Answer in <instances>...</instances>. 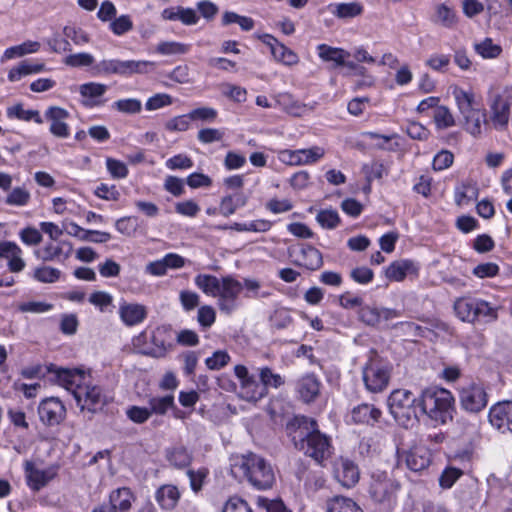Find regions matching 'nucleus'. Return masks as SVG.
<instances>
[{
  "label": "nucleus",
  "mask_w": 512,
  "mask_h": 512,
  "mask_svg": "<svg viewBox=\"0 0 512 512\" xmlns=\"http://www.w3.org/2000/svg\"><path fill=\"white\" fill-rule=\"evenodd\" d=\"M474 48L475 51L483 58H496L502 52V48L499 45L494 44L490 38H486L481 43H476Z\"/></svg>",
  "instance_id": "nucleus-47"
},
{
  "label": "nucleus",
  "mask_w": 512,
  "mask_h": 512,
  "mask_svg": "<svg viewBox=\"0 0 512 512\" xmlns=\"http://www.w3.org/2000/svg\"><path fill=\"white\" fill-rule=\"evenodd\" d=\"M300 254L303 259V265L309 270H318L323 265V257L321 252L313 246H305L301 248Z\"/></svg>",
  "instance_id": "nucleus-37"
},
{
  "label": "nucleus",
  "mask_w": 512,
  "mask_h": 512,
  "mask_svg": "<svg viewBox=\"0 0 512 512\" xmlns=\"http://www.w3.org/2000/svg\"><path fill=\"white\" fill-rule=\"evenodd\" d=\"M162 17L171 21L179 20L185 25L196 24L199 20L198 15L193 9L183 8L180 6L164 9L162 12Z\"/></svg>",
  "instance_id": "nucleus-26"
},
{
  "label": "nucleus",
  "mask_w": 512,
  "mask_h": 512,
  "mask_svg": "<svg viewBox=\"0 0 512 512\" xmlns=\"http://www.w3.org/2000/svg\"><path fill=\"white\" fill-rule=\"evenodd\" d=\"M110 28L115 35H123L133 28V22L128 15H121L110 23Z\"/></svg>",
  "instance_id": "nucleus-56"
},
{
  "label": "nucleus",
  "mask_w": 512,
  "mask_h": 512,
  "mask_svg": "<svg viewBox=\"0 0 512 512\" xmlns=\"http://www.w3.org/2000/svg\"><path fill=\"white\" fill-rule=\"evenodd\" d=\"M38 414L43 424L54 426L60 424L66 417V408L56 397L46 398L38 407Z\"/></svg>",
  "instance_id": "nucleus-13"
},
{
  "label": "nucleus",
  "mask_w": 512,
  "mask_h": 512,
  "mask_svg": "<svg viewBox=\"0 0 512 512\" xmlns=\"http://www.w3.org/2000/svg\"><path fill=\"white\" fill-rule=\"evenodd\" d=\"M127 417L137 424H142L146 422L151 416V411L149 408L139 407V406H131L127 409Z\"/></svg>",
  "instance_id": "nucleus-61"
},
{
  "label": "nucleus",
  "mask_w": 512,
  "mask_h": 512,
  "mask_svg": "<svg viewBox=\"0 0 512 512\" xmlns=\"http://www.w3.org/2000/svg\"><path fill=\"white\" fill-rule=\"evenodd\" d=\"M363 171L366 174L368 182L375 179H381L388 175V168L380 161H373L371 164H365Z\"/></svg>",
  "instance_id": "nucleus-54"
},
{
  "label": "nucleus",
  "mask_w": 512,
  "mask_h": 512,
  "mask_svg": "<svg viewBox=\"0 0 512 512\" xmlns=\"http://www.w3.org/2000/svg\"><path fill=\"white\" fill-rule=\"evenodd\" d=\"M328 8L339 19H350L363 13V6L359 2L330 4Z\"/></svg>",
  "instance_id": "nucleus-33"
},
{
  "label": "nucleus",
  "mask_w": 512,
  "mask_h": 512,
  "mask_svg": "<svg viewBox=\"0 0 512 512\" xmlns=\"http://www.w3.org/2000/svg\"><path fill=\"white\" fill-rule=\"evenodd\" d=\"M156 501L166 510H172L176 507L180 498L178 488L174 485H162L156 491Z\"/></svg>",
  "instance_id": "nucleus-28"
},
{
  "label": "nucleus",
  "mask_w": 512,
  "mask_h": 512,
  "mask_svg": "<svg viewBox=\"0 0 512 512\" xmlns=\"http://www.w3.org/2000/svg\"><path fill=\"white\" fill-rule=\"evenodd\" d=\"M222 512H253V510L244 499L235 496L229 498Z\"/></svg>",
  "instance_id": "nucleus-58"
},
{
  "label": "nucleus",
  "mask_w": 512,
  "mask_h": 512,
  "mask_svg": "<svg viewBox=\"0 0 512 512\" xmlns=\"http://www.w3.org/2000/svg\"><path fill=\"white\" fill-rule=\"evenodd\" d=\"M230 356L225 351H216L213 355L206 359L205 363L211 370H218L228 364Z\"/></svg>",
  "instance_id": "nucleus-59"
},
{
  "label": "nucleus",
  "mask_w": 512,
  "mask_h": 512,
  "mask_svg": "<svg viewBox=\"0 0 512 512\" xmlns=\"http://www.w3.org/2000/svg\"><path fill=\"white\" fill-rule=\"evenodd\" d=\"M454 155L448 150H442L433 159V169L436 171L444 170L453 164Z\"/></svg>",
  "instance_id": "nucleus-63"
},
{
  "label": "nucleus",
  "mask_w": 512,
  "mask_h": 512,
  "mask_svg": "<svg viewBox=\"0 0 512 512\" xmlns=\"http://www.w3.org/2000/svg\"><path fill=\"white\" fill-rule=\"evenodd\" d=\"M45 65L43 63H34L29 60L21 61L18 66L11 69L8 74V79L11 82H16L20 80L23 76L38 73L43 71Z\"/></svg>",
  "instance_id": "nucleus-36"
},
{
  "label": "nucleus",
  "mask_w": 512,
  "mask_h": 512,
  "mask_svg": "<svg viewBox=\"0 0 512 512\" xmlns=\"http://www.w3.org/2000/svg\"><path fill=\"white\" fill-rule=\"evenodd\" d=\"M149 406L151 414L164 415L168 409L174 408V397L172 395L153 397L149 400Z\"/></svg>",
  "instance_id": "nucleus-44"
},
{
  "label": "nucleus",
  "mask_w": 512,
  "mask_h": 512,
  "mask_svg": "<svg viewBox=\"0 0 512 512\" xmlns=\"http://www.w3.org/2000/svg\"><path fill=\"white\" fill-rule=\"evenodd\" d=\"M236 469L257 490H268L275 483V473L271 464L253 452L232 458L231 472L235 473Z\"/></svg>",
  "instance_id": "nucleus-2"
},
{
  "label": "nucleus",
  "mask_w": 512,
  "mask_h": 512,
  "mask_svg": "<svg viewBox=\"0 0 512 512\" xmlns=\"http://www.w3.org/2000/svg\"><path fill=\"white\" fill-rule=\"evenodd\" d=\"M296 391L305 403L313 402L320 392V382L313 374H307L296 383Z\"/></svg>",
  "instance_id": "nucleus-19"
},
{
  "label": "nucleus",
  "mask_w": 512,
  "mask_h": 512,
  "mask_svg": "<svg viewBox=\"0 0 512 512\" xmlns=\"http://www.w3.org/2000/svg\"><path fill=\"white\" fill-rule=\"evenodd\" d=\"M64 62L71 67L90 66L94 63V57L88 53L71 54L65 58Z\"/></svg>",
  "instance_id": "nucleus-57"
},
{
  "label": "nucleus",
  "mask_w": 512,
  "mask_h": 512,
  "mask_svg": "<svg viewBox=\"0 0 512 512\" xmlns=\"http://www.w3.org/2000/svg\"><path fill=\"white\" fill-rule=\"evenodd\" d=\"M398 486L391 479L375 480L370 486L371 497L379 503L390 501Z\"/></svg>",
  "instance_id": "nucleus-23"
},
{
  "label": "nucleus",
  "mask_w": 512,
  "mask_h": 512,
  "mask_svg": "<svg viewBox=\"0 0 512 512\" xmlns=\"http://www.w3.org/2000/svg\"><path fill=\"white\" fill-rule=\"evenodd\" d=\"M222 279H218L214 275L199 274L195 277L196 286L203 291L206 295L217 297L220 293V286Z\"/></svg>",
  "instance_id": "nucleus-35"
},
{
  "label": "nucleus",
  "mask_w": 512,
  "mask_h": 512,
  "mask_svg": "<svg viewBox=\"0 0 512 512\" xmlns=\"http://www.w3.org/2000/svg\"><path fill=\"white\" fill-rule=\"evenodd\" d=\"M453 95L463 118L478 110V108L474 107V95L472 93L465 92L462 89H455Z\"/></svg>",
  "instance_id": "nucleus-39"
},
{
  "label": "nucleus",
  "mask_w": 512,
  "mask_h": 512,
  "mask_svg": "<svg viewBox=\"0 0 512 512\" xmlns=\"http://www.w3.org/2000/svg\"><path fill=\"white\" fill-rule=\"evenodd\" d=\"M73 396L81 411H88L95 414L106 405V396L99 386L77 385L73 390Z\"/></svg>",
  "instance_id": "nucleus-8"
},
{
  "label": "nucleus",
  "mask_w": 512,
  "mask_h": 512,
  "mask_svg": "<svg viewBox=\"0 0 512 512\" xmlns=\"http://www.w3.org/2000/svg\"><path fill=\"white\" fill-rule=\"evenodd\" d=\"M316 220L325 229H334L340 223V217L337 211L332 209L319 211Z\"/></svg>",
  "instance_id": "nucleus-48"
},
{
  "label": "nucleus",
  "mask_w": 512,
  "mask_h": 512,
  "mask_svg": "<svg viewBox=\"0 0 512 512\" xmlns=\"http://www.w3.org/2000/svg\"><path fill=\"white\" fill-rule=\"evenodd\" d=\"M47 371L54 374V380L59 385L65 387L72 393L77 385H81L79 382L82 380L83 374L77 370L62 369L51 364L47 367Z\"/></svg>",
  "instance_id": "nucleus-18"
},
{
  "label": "nucleus",
  "mask_w": 512,
  "mask_h": 512,
  "mask_svg": "<svg viewBox=\"0 0 512 512\" xmlns=\"http://www.w3.org/2000/svg\"><path fill=\"white\" fill-rule=\"evenodd\" d=\"M359 319L369 326L377 325L381 320L380 310L376 307L362 306L358 311Z\"/></svg>",
  "instance_id": "nucleus-50"
},
{
  "label": "nucleus",
  "mask_w": 512,
  "mask_h": 512,
  "mask_svg": "<svg viewBox=\"0 0 512 512\" xmlns=\"http://www.w3.org/2000/svg\"><path fill=\"white\" fill-rule=\"evenodd\" d=\"M392 371L393 364L376 350H371L362 369L365 388L371 393H381L388 387Z\"/></svg>",
  "instance_id": "nucleus-4"
},
{
  "label": "nucleus",
  "mask_w": 512,
  "mask_h": 512,
  "mask_svg": "<svg viewBox=\"0 0 512 512\" xmlns=\"http://www.w3.org/2000/svg\"><path fill=\"white\" fill-rule=\"evenodd\" d=\"M460 407L469 413L477 414L488 404L487 391L480 381H470L458 390Z\"/></svg>",
  "instance_id": "nucleus-7"
},
{
  "label": "nucleus",
  "mask_w": 512,
  "mask_h": 512,
  "mask_svg": "<svg viewBox=\"0 0 512 512\" xmlns=\"http://www.w3.org/2000/svg\"><path fill=\"white\" fill-rule=\"evenodd\" d=\"M476 321L481 318H486L487 321H493L497 319V309L492 307L488 302L478 299L475 309Z\"/></svg>",
  "instance_id": "nucleus-52"
},
{
  "label": "nucleus",
  "mask_w": 512,
  "mask_h": 512,
  "mask_svg": "<svg viewBox=\"0 0 512 512\" xmlns=\"http://www.w3.org/2000/svg\"><path fill=\"white\" fill-rule=\"evenodd\" d=\"M67 232L69 235L75 236L82 241H90L94 243H105L111 238V235L108 232L85 230L75 223H71L69 225Z\"/></svg>",
  "instance_id": "nucleus-27"
},
{
  "label": "nucleus",
  "mask_w": 512,
  "mask_h": 512,
  "mask_svg": "<svg viewBox=\"0 0 512 512\" xmlns=\"http://www.w3.org/2000/svg\"><path fill=\"white\" fill-rule=\"evenodd\" d=\"M381 416V410L368 403L360 404L352 410V419L357 424L374 426L379 422Z\"/></svg>",
  "instance_id": "nucleus-20"
},
{
  "label": "nucleus",
  "mask_w": 512,
  "mask_h": 512,
  "mask_svg": "<svg viewBox=\"0 0 512 512\" xmlns=\"http://www.w3.org/2000/svg\"><path fill=\"white\" fill-rule=\"evenodd\" d=\"M133 500L134 495L131 490L123 487L111 492L109 503L106 505L111 506L112 512H127L130 510Z\"/></svg>",
  "instance_id": "nucleus-24"
},
{
  "label": "nucleus",
  "mask_w": 512,
  "mask_h": 512,
  "mask_svg": "<svg viewBox=\"0 0 512 512\" xmlns=\"http://www.w3.org/2000/svg\"><path fill=\"white\" fill-rule=\"evenodd\" d=\"M431 462V454L422 446L414 447L405 454V463L409 470L421 472L428 468Z\"/></svg>",
  "instance_id": "nucleus-17"
},
{
  "label": "nucleus",
  "mask_w": 512,
  "mask_h": 512,
  "mask_svg": "<svg viewBox=\"0 0 512 512\" xmlns=\"http://www.w3.org/2000/svg\"><path fill=\"white\" fill-rule=\"evenodd\" d=\"M106 166L113 178L121 179L125 178L128 174V168L127 166L119 161L112 158H108L106 160Z\"/></svg>",
  "instance_id": "nucleus-64"
},
{
  "label": "nucleus",
  "mask_w": 512,
  "mask_h": 512,
  "mask_svg": "<svg viewBox=\"0 0 512 512\" xmlns=\"http://www.w3.org/2000/svg\"><path fill=\"white\" fill-rule=\"evenodd\" d=\"M324 155L323 149L314 147L307 150L293 152L290 156V164L311 163L320 159Z\"/></svg>",
  "instance_id": "nucleus-41"
},
{
  "label": "nucleus",
  "mask_w": 512,
  "mask_h": 512,
  "mask_svg": "<svg viewBox=\"0 0 512 512\" xmlns=\"http://www.w3.org/2000/svg\"><path fill=\"white\" fill-rule=\"evenodd\" d=\"M434 120L439 128H448L455 124L454 117L446 106H438L435 109Z\"/></svg>",
  "instance_id": "nucleus-51"
},
{
  "label": "nucleus",
  "mask_w": 512,
  "mask_h": 512,
  "mask_svg": "<svg viewBox=\"0 0 512 512\" xmlns=\"http://www.w3.org/2000/svg\"><path fill=\"white\" fill-rule=\"evenodd\" d=\"M512 95L506 90L503 94H490L491 121L498 130H504L508 126Z\"/></svg>",
  "instance_id": "nucleus-9"
},
{
  "label": "nucleus",
  "mask_w": 512,
  "mask_h": 512,
  "mask_svg": "<svg viewBox=\"0 0 512 512\" xmlns=\"http://www.w3.org/2000/svg\"><path fill=\"white\" fill-rule=\"evenodd\" d=\"M156 64L151 61L104 59L97 63L93 70L96 74L130 76L133 74H146L155 68Z\"/></svg>",
  "instance_id": "nucleus-6"
},
{
  "label": "nucleus",
  "mask_w": 512,
  "mask_h": 512,
  "mask_svg": "<svg viewBox=\"0 0 512 512\" xmlns=\"http://www.w3.org/2000/svg\"><path fill=\"white\" fill-rule=\"evenodd\" d=\"M167 461L175 468L182 469L190 465L192 456L183 446H175L166 450Z\"/></svg>",
  "instance_id": "nucleus-34"
},
{
  "label": "nucleus",
  "mask_w": 512,
  "mask_h": 512,
  "mask_svg": "<svg viewBox=\"0 0 512 512\" xmlns=\"http://www.w3.org/2000/svg\"><path fill=\"white\" fill-rule=\"evenodd\" d=\"M319 57L325 62H333V68L346 64V59L350 56L349 52L341 49L321 44L318 46Z\"/></svg>",
  "instance_id": "nucleus-31"
},
{
  "label": "nucleus",
  "mask_w": 512,
  "mask_h": 512,
  "mask_svg": "<svg viewBox=\"0 0 512 512\" xmlns=\"http://www.w3.org/2000/svg\"><path fill=\"white\" fill-rule=\"evenodd\" d=\"M476 298L462 297L455 301L454 310L456 315L462 320L469 323L476 321L475 309L477 305Z\"/></svg>",
  "instance_id": "nucleus-30"
},
{
  "label": "nucleus",
  "mask_w": 512,
  "mask_h": 512,
  "mask_svg": "<svg viewBox=\"0 0 512 512\" xmlns=\"http://www.w3.org/2000/svg\"><path fill=\"white\" fill-rule=\"evenodd\" d=\"M286 431L296 449L303 451L317 463H322L331 455L330 439L318 429L315 419L295 416L286 425Z\"/></svg>",
  "instance_id": "nucleus-1"
},
{
  "label": "nucleus",
  "mask_w": 512,
  "mask_h": 512,
  "mask_svg": "<svg viewBox=\"0 0 512 512\" xmlns=\"http://www.w3.org/2000/svg\"><path fill=\"white\" fill-rule=\"evenodd\" d=\"M69 112L58 106H51L45 112V118L50 122V132L56 137L66 138L69 136V127L65 120Z\"/></svg>",
  "instance_id": "nucleus-15"
},
{
  "label": "nucleus",
  "mask_w": 512,
  "mask_h": 512,
  "mask_svg": "<svg viewBox=\"0 0 512 512\" xmlns=\"http://www.w3.org/2000/svg\"><path fill=\"white\" fill-rule=\"evenodd\" d=\"M120 317L128 326L142 322L146 315V308L140 304H125L119 309Z\"/></svg>",
  "instance_id": "nucleus-29"
},
{
  "label": "nucleus",
  "mask_w": 512,
  "mask_h": 512,
  "mask_svg": "<svg viewBox=\"0 0 512 512\" xmlns=\"http://www.w3.org/2000/svg\"><path fill=\"white\" fill-rule=\"evenodd\" d=\"M479 190L475 182L468 181L462 183L456 191V202L458 205L469 203L478 198Z\"/></svg>",
  "instance_id": "nucleus-40"
},
{
  "label": "nucleus",
  "mask_w": 512,
  "mask_h": 512,
  "mask_svg": "<svg viewBox=\"0 0 512 512\" xmlns=\"http://www.w3.org/2000/svg\"><path fill=\"white\" fill-rule=\"evenodd\" d=\"M418 269L412 260H398L387 267L385 275L391 281H402L409 274H417Z\"/></svg>",
  "instance_id": "nucleus-22"
},
{
  "label": "nucleus",
  "mask_w": 512,
  "mask_h": 512,
  "mask_svg": "<svg viewBox=\"0 0 512 512\" xmlns=\"http://www.w3.org/2000/svg\"><path fill=\"white\" fill-rule=\"evenodd\" d=\"M336 478L342 486L353 487L359 481V469L353 461L342 458L336 469Z\"/></svg>",
  "instance_id": "nucleus-21"
},
{
  "label": "nucleus",
  "mask_w": 512,
  "mask_h": 512,
  "mask_svg": "<svg viewBox=\"0 0 512 512\" xmlns=\"http://www.w3.org/2000/svg\"><path fill=\"white\" fill-rule=\"evenodd\" d=\"M60 276V270L49 266L37 267L33 272V278L41 283H54Z\"/></svg>",
  "instance_id": "nucleus-45"
},
{
  "label": "nucleus",
  "mask_w": 512,
  "mask_h": 512,
  "mask_svg": "<svg viewBox=\"0 0 512 512\" xmlns=\"http://www.w3.org/2000/svg\"><path fill=\"white\" fill-rule=\"evenodd\" d=\"M106 91L107 86L105 84L95 82L85 83L79 87L81 96L91 100L101 97Z\"/></svg>",
  "instance_id": "nucleus-49"
},
{
  "label": "nucleus",
  "mask_w": 512,
  "mask_h": 512,
  "mask_svg": "<svg viewBox=\"0 0 512 512\" xmlns=\"http://www.w3.org/2000/svg\"><path fill=\"white\" fill-rule=\"evenodd\" d=\"M472 272L478 278H491L499 273V266L492 262L481 263Z\"/></svg>",
  "instance_id": "nucleus-62"
},
{
  "label": "nucleus",
  "mask_w": 512,
  "mask_h": 512,
  "mask_svg": "<svg viewBox=\"0 0 512 512\" xmlns=\"http://www.w3.org/2000/svg\"><path fill=\"white\" fill-rule=\"evenodd\" d=\"M216 319V313L213 307L205 305L199 308L197 320L203 328H209Z\"/></svg>",
  "instance_id": "nucleus-60"
},
{
  "label": "nucleus",
  "mask_w": 512,
  "mask_h": 512,
  "mask_svg": "<svg viewBox=\"0 0 512 512\" xmlns=\"http://www.w3.org/2000/svg\"><path fill=\"white\" fill-rule=\"evenodd\" d=\"M25 470L29 486L38 491L44 487L55 475L52 470H40L30 462H26Z\"/></svg>",
  "instance_id": "nucleus-25"
},
{
  "label": "nucleus",
  "mask_w": 512,
  "mask_h": 512,
  "mask_svg": "<svg viewBox=\"0 0 512 512\" xmlns=\"http://www.w3.org/2000/svg\"><path fill=\"white\" fill-rule=\"evenodd\" d=\"M419 398L405 389H396L391 392L387 399L389 411L394 419L404 427L413 424L418 419Z\"/></svg>",
  "instance_id": "nucleus-5"
},
{
  "label": "nucleus",
  "mask_w": 512,
  "mask_h": 512,
  "mask_svg": "<svg viewBox=\"0 0 512 512\" xmlns=\"http://www.w3.org/2000/svg\"><path fill=\"white\" fill-rule=\"evenodd\" d=\"M260 387H264L268 392V387L278 388L284 384L283 378L279 374H275L269 367L260 369Z\"/></svg>",
  "instance_id": "nucleus-46"
},
{
  "label": "nucleus",
  "mask_w": 512,
  "mask_h": 512,
  "mask_svg": "<svg viewBox=\"0 0 512 512\" xmlns=\"http://www.w3.org/2000/svg\"><path fill=\"white\" fill-rule=\"evenodd\" d=\"M486 113L480 109L464 117L465 128L473 136L481 134V123L485 121Z\"/></svg>",
  "instance_id": "nucleus-43"
},
{
  "label": "nucleus",
  "mask_w": 512,
  "mask_h": 512,
  "mask_svg": "<svg viewBox=\"0 0 512 512\" xmlns=\"http://www.w3.org/2000/svg\"><path fill=\"white\" fill-rule=\"evenodd\" d=\"M234 372L241 381L242 397L245 400L257 402L267 395L265 388L260 387L255 378L249 375L248 369L244 365H236Z\"/></svg>",
  "instance_id": "nucleus-12"
},
{
  "label": "nucleus",
  "mask_w": 512,
  "mask_h": 512,
  "mask_svg": "<svg viewBox=\"0 0 512 512\" xmlns=\"http://www.w3.org/2000/svg\"><path fill=\"white\" fill-rule=\"evenodd\" d=\"M489 422L501 433L512 432V401H502L489 410Z\"/></svg>",
  "instance_id": "nucleus-14"
},
{
  "label": "nucleus",
  "mask_w": 512,
  "mask_h": 512,
  "mask_svg": "<svg viewBox=\"0 0 512 512\" xmlns=\"http://www.w3.org/2000/svg\"><path fill=\"white\" fill-rule=\"evenodd\" d=\"M191 121L213 122L217 117V111L211 107H199L188 113Z\"/></svg>",
  "instance_id": "nucleus-53"
},
{
  "label": "nucleus",
  "mask_w": 512,
  "mask_h": 512,
  "mask_svg": "<svg viewBox=\"0 0 512 512\" xmlns=\"http://www.w3.org/2000/svg\"><path fill=\"white\" fill-rule=\"evenodd\" d=\"M456 14L446 4H438L435 7V14L432 18L434 23L440 24L443 27L451 28L456 24Z\"/></svg>",
  "instance_id": "nucleus-38"
},
{
  "label": "nucleus",
  "mask_w": 512,
  "mask_h": 512,
  "mask_svg": "<svg viewBox=\"0 0 512 512\" xmlns=\"http://www.w3.org/2000/svg\"><path fill=\"white\" fill-rule=\"evenodd\" d=\"M326 512H363L362 508L351 498L334 496L326 502Z\"/></svg>",
  "instance_id": "nucleus-32"
},
{
  "label": "nucleus",
  "mask_w": 512,
  "mask_h": 512,
  "mask_svg": "<svg viewBox=\"0 0 512 512\" xmlns=\"http://www.w3.org/2000/svg\"><path fill=\"white\" fill-rule=\"evenodd\" d=\"M260 39L263 43L269 46L271 54L275 60L288 66L294 65L298 62V56L272 35L264 34Z\"/></svg>",
  "instance_id": "nucleus-16"
},
{
  "label": "nucleus",
  "mask_w": 512,
  "mask_h": 512,
  "mask_svg": "<svg viewBox=\"0 0 512 512\" xmlns=\"http://www.w3.org/2000/svg\"><path fill=\"white\" fill-rule=\"evenodd\" d=\"M454 401L450 391L438 387H429L423 390L419 397V411L431 420L445 424L452 419Z\"/></svg>",
  "instance_id": "nucleus-3"
},
{
  "label": "nucleus",
  "mask_w": 512,
  "mask_h": 512,
  "mask_svg": "<svg viewBox=\"0 0 512 512\" xmlns=\"http://www.w3.org/2000/svg\"><path fill=\"white\" fill-rule=\"evenodd\" d=\"M9 117H16L20 120L30 121L34 120L36 123H43V119L37 110H25L22 104H17L7 109Z\"/></svg>",
  "instance_id": "nucleus-42"
},
{
  "label": "nucleus",
  "mask_w": 512,
  "mask_h": 512,
  "mask_svg": "<svg viewBox=\"0 0 512 512\" xmlns=\"http://www.w3.org/2000/svg\"><path fill=\"white\" fill-rule=\"evenodd\" d=\"M172 329L170 326L157 327L151 335V347L143 348L140 352L143 355L154 358H162L172 349Z\"/></svg>",
  "instance_id": "nucleus-11"
},
{
  "label": "nucleus",
  "mask_w": 512,
  "mask_h": 512,
  "mask_svg": "<svg viewBox=\"0 0 512 512\" xmlns=\"http://www.w3.org/2000/svg\"><path fill=\"white\" fill-rule=\"evenodd\" d=\"M30 200V193L21 187L14 188L6 197L5 202L8 205L24 206Z\"/></svg>",
  "instance_id": "nucleus-55"
},
{
  "label": "nucleus",
  "mask_w": 512,
  "mask_h": 512,
  "mask_svg": "<svg viewBox=\"0 0 512 512\" xmlns=\"http://www.w3.org/2000/svg\"><path fill=\"white\" fill-rule=\"evenodd\" d=\"M243 289V285L231 276L222 278L220 293L218 297V307L226 314L232 313L236 308V301Z\"/></svg>",
  "instance_id": "nucleus-10"
}]
</instances>
